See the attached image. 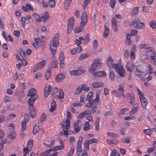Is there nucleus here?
Returning <instances> with one entry per match:
<instances>
[{
	"instance_id": "1",
	"label": "nucleus",
	"mask_w": 156,
	"mask_h": 156,
	"mask_svg": "<svg viewBox=\"0 0 156 156\" xmlns=\"http://www.w3.org/2000/svg\"><path fill=\"white\" fill-rule=\"evenodd\" d=\"M59 35L58 34H56L53 37L52 41L49 43V46L50 49L53 54L55 53L56 51L57 46L58 45Z\"/></svg>"
},
{
	"instance_id": "2",
	"label": "nucleus",
	"mask_w": 156,
	"mask_h": 156,
	"mask_svg": "<svg viewBox=\"0 0 156 156\" xmlns=\"http://www.w3.org/2000/svg\"><path fill=\"white\" fill-rule=\"evenodd\" d=\"M113 67L115 69L117 73L121 77L126 75V72L123 67L119 64H113Z\"/></svg>"
},
{
	"instance_id": "3",
	"label": "nucleus",
	"mask_w": 156,
	"mask_h": 156,
	"mask_svg": "<svg viewBox=\"0 0 156 156\" xmlns=\"http://www.w3.org/2000/svg\"><path fill=\"white\" fill-rule=\"evenodd\" d=\"M137 90L138 95L139 96L141 102V105L144 108H145L148 103L147 101V99L144 97V95L143 92L138 88H137Z\"/></svg>"
},
{
	"instance_id": "4",
	"label": "nucleus",
	"mask_w": 156,
	"mask_h": 156,
	"mask_svg": "<svg viewBox=\"0 0 156 156\" xmlns=\"http://www.w3.org/2000/svg\"><path fill=\"white\" fill-rule=\"evenodd\" d=\"M102 65V63L100 62V59L97 58L94 59L92 63L90 69V72L95 71L98 67H100Z\"/></svg>"
},
{
	"instance_id": "5",
	"label": "nucleus",
	"mask_w": 156,
	"mask_h": 156,
	"mask_svg": "<svg viewBox=\"0 0 156 156\" xmlns=\"http://www.w3.org/2000/svg\"><path fill=\"white\" fill-rule=\"evenodd\" d=\"M25 117L24 118L21 123L22 126L21 131L22 132L23 131L26 129L27 128L26 124L29 121V116L27 114H25Z\"/></svg>"
},
{
	"instance_id": "6",
	"label": "nucleus",
	"mask_w": 156,
	"mask_h": 156,
	"mask_svg": "<svg viewBox=\"0 0 156 156\" xmlns=\"http://www.w3.org/2000/svg\"><path fill=\"white\" fill-rule=\"evenodd\" d=\"M81 21L80 23L81 25L84 26L88 20V17L87 16V13L86 12H83L81 16Z\"/></svg>"
},
{
	"instance_id": "7",
	"label": "nucleus",
	"mask_w": 156,
	"mask_h": 156,
	"mask_svg": "<svg viewBox=\"0 0 156 156\" xmlns=\"http://www.w3.org/2000/svg\"><path fill=\"white\" fill-rule=\"evenodd\" d=\"M126 68L127 69L131 72H133L134 69V65L132 61H128L126 64Z\"/></svg>"
},
{
	"instance_id": "8",
	"label": "nucleus",
	"mask_w": 156,
	"mask_h": 156,
	"mask_svg": "<svg viewBox=\"0 0 156 156\" xmlns=\"http://www.w3.org/2000/svg\"><path fill=\"white\" fill-rule=\"evenodd\" d=\"M126 97L127 99L129 100V103L131 105L135 103V96L133 93L130 94L127 93L126 94Z\"/></svg>"
},
{
	"instance_id": "9",
	"label": "nucleus",
	"mask_w": 156,
	"mask_h": 156,
	"mask_svg": "<svg viewBox=\"0 0 156 156\" xmlns=\"http://www.w3.org/2000/svg\"><path fill=\"white\" fill-rule=\"evenodd\" d=\"M38 98L37 96H35L34 97H30L28 100L29 107H34L33 106L35 101Z\"/></svg>"
},
{
	"instance_id": "10",
	"label": "nucleus",
	"mask_w": 156,
	"mask_h": 156,
	"mask_svg": "<svg viewBox=\"0 0 156 156\" xmlns=\"http://www.w3.org/2000/svg\"><path fill=\"white\" fill-rule=\"evenodd\" d=\"M52 90V88L51 86L49 85L48 84L46 85H45L44 90V97H47Z\"/></svg>"
},
{
	"instance_id": "11",
	"label": "nucleus",
	"mask_w": 156,
	"mask_h": 156,
	"mask_svg": "<svg viewBox=\"0 0 156 156\" xmlns=\"http://www.w3.org/2000/svg\"><path fill=\"white\" fill-rule=\"evenodd\" d=\"M29 113L30 117L34 118L36 115V111L34 107H29Z\"/></svg>"
},
{
	"instance_id": "12",
	"label": "nucleus",
	"mask_w": 156,
	"mask_h": 156,
	"mask_svg": "<svg viewBox=\"0 0 156 156\" xmlns=\"http://www.w3.org/2000/svg\"><path fill=\"white\" fill-rule=\"evenodd\" d=\"M36 94V90L34 88H32L28 91L27 96L28 97H34L35 96H37Z\"/></svg>"
},
{
	"instance_id": "13",
	"label": "nucleus",
	"mask_w": 156,
	"mask_h": 156,
	"mask_svg": "<svg viewBox=\"0 0 156 156\" xmlns=\"http://www.w3.org/2000/svg\"><path fill=\"white\" fill-rule=\"evenodd\" d=\"M93 75L94 76L101 77L105 76L107 74L104 71H100L94 73Z\"/></svg>"
},
{
	"instance_id": "14",
	"label": "nucleus",
	"mask_w": 156,
	"mask_h": 156,
	"mask_svg": "<svg viewBox=\"0 0 156 156\" xmlns=\"http://www.w3.org/2000/svg\"><path fill=\"white\" fill-rule=\"evenodd\" d=\"M83 139V138L81 137H80L79 138L77 143V150H82V144Z\"/></svg>"
},
{
	"instance_id": "15",
	"label": "nucleus",
	"mask_w": 156,
	"mask_h": 156,
	"mask_svg": "<svg viewBox=\"0 0 156 156\" xmlns=\"http://www.w3.org/2000/svg\"><path fill=\"white\" fill-rule=\"evenodd\" d=\"M100 99V94H97L96 95V98L94 99L93 101H94V105L93 107L96 108L97 106L98 105V101H99Z\"/></svg>"
},
{
	"instance_id": "16",
	"label": "nucleus",
	"mask_w": 156,
	"mask_h": 156,
	"mask_svg": "<svg viewBox=\"0 0 156 156\" xmlns=\"http://www.w3.org/2000/svg\"><path fill=\"white\" fill-rule=\"evenodd\" d=\"M105 31L103 33V36L105 37H107L109 34V31L108 29V25L106 23L104 26Z\"/></svg>"
},
{
	"instance_id": "17",
	"label": "nucleus",
	"mask_w": 156,
	"mask_h": 156,
	"mask_svg": "<svg viewBox=\"0 0 156 156\" xmlns=\"http://www.w3.org/2000/svg\"><path fill=\"white\" fill-rule=\"evenodd\" d=\"M91 85L93 88H97L102 87L104 85V83L102 82H98L93 83H91Z\"/></svg>"
},
{
	"instance_id": "18",
	"label": "nucleus",
	"mask_w": 156,
	"mask_h": 156,
	"mask_svg": "<svg viewBox=\"0 0 156 156\" xmlns=\"http://www.w3.org/2000/svg\"><path fill=\"white\" fill-rule=\"evenodd\" d=\"M65 76L63 73L58 74L57 76L55 79L56 81L57 82H61L64 78Z\"/></svg>"
},
{
	"instance_id": "19",
	"label": "nucleus",
	"mask_w": 156,
	"mask_h": 156,
	"mask_svg": "<svg viewBox=\"0 0 156 156\" xmlns=\"http://www.w3.org/2000/svg\"><path fill=\"white\" fill-rule=\"evenodd\" d=\"M72 1V0H65L64 2V8L65 9L67 10L68 9Z\"/></svg>"
},
{
	"instance_id": "20",
	"label": "nucleus",
	"mask_w": 156,
	"mask_h": 156,
	"mask_svg": "<svg viewBox=\"0 0 156 156\" xmlns=\"http://www.w3.org/2000/svg\"><path fill=\"white\" fill-rule=\"evenodd\" d=\"M111 93L115 97L120 98H122L121 93L117 90H113L112 91Z\"/></svg>"
},
{
	"instance_id": "21",
	"label": "nucleus",
	"mask_w": 156,
	"mask_h": 156,
	"mask_svg": "<svg viewBox=\"0 0 156 156\" xmlns=\"http://www.w3.org/2000/svg\"><path fill=\"white\" fill-rule=\"evenodd\" d=\"M51 68L48 67L47 71L46 72L45 77L46 80L48 79L51 76Z\"/></svg>"
},
{
	"instance_id": "22",
	"label": "nucleus",
	"mask_w": 156,
	"mask_h": 156,
	"mask_svg": "<svg viewBox=\"0 0 156 156\" xmlns=\"http://www.w3.org/2000/svg\"><path fill=\"white\" fill-rule=\"evenodd\" d=\"M51 107L49 109V111L51 112H53L56 108V103L54 101H52L51 104Z\"/></svg>"
},
{
	"instance_id": "23",
	"label": "nucleus",
	"mask_w": 156,
	"mask_h": 156,
	"mask_svg": "<svg viewBox=\"0 0 156 156\" xmlns=\"http://www.w3.org/2000/svg\"><path fill=\"white\" fill-rule=\"evenodd\" d=\"M145 24L144 23L140 22L137 23L135 25V27L138 29H142L144 27Z\"/></svg>"
},
{
	"instance_id": "24",
	"label": "nucleus",
	"mask_w": 156,
	"mask_h": 156,
	"mask_svg": "<svg viewBox=\"0 0 156 156\" xmlns=\"http://www.w3.org/2000/svg\"><path fill=\"white\" fill-rule=\"evenodd\" d=\"M46 63L45 60H42L41 62L38 63L36 66V68L37 69H41L44 67Z\"/></svg>"
},
{
	"instance_id": "25",
	"label": "nucleus",
	"mask_w": 156,
	"mask_h": 156,
	"mask_svg": "<svg viewBox=\"0 0 156 156\" xmlns=\"http://www.w3.org/2000/svg\"><path fill=\"white\" fill-rule=\"evenodd\" d=\"M80 102H78L73 104V106L74 107H76L83 105L84 104V99L83 98L80 97Z\"/></svg>"
},
{
	"instance_id": "26",
	"label": "nucleus",
	"mask_w": 156,
	"mask_h": 156,
	"mask_svg": "<svg viewBox=\"0 0 156 156\" xmlns=\"http://www.w3.org/2000/svg\"><path fill=\"white\" fill-rule=\"evenodd\" d=\"M113 63V61L112 58L111 57H109L107 61V65L108 66L109 68H110L112 67V66H113V65L114 64Z\"/></svg>"
},
{
	"instance_id": "27",
	"label": "nucleus",
	"mask_w": 156,
	"mask_h": 156,
	"mask_svg": "<svg viewBox=\"0 0 156 156\" xmlns=\"http://www.w3.org/2000/svg\"><path fill=\"white\" fill-rule=\"evenodd\" d=\"M115 75L113 71L112 70L110 71L109 75V78L111 81H113L115 80Z\"/></svg>"
},
{
	"instance_id": "28",
	"label": "nucleus",
	"mask_w": 156,
	"mask_h": 156,
	"mask_svg": "<svg viewBox=\"0 0 156 156\" xmlns=\"http://www.w3.org/2000/svg\"><path fill=\"white\" fill-rule=\"evenodd\" d=\"M33 16L34 18L36 20V21L38 22H41L42 21V19L41 16L40 17L39 15L35 13H34L33 14Z\"/></svg>"
},
{
	"instance_id": "29",
	"label": "nucleus",
	"mask_w": 156,
	"mask_h": 156,
	"mask_svg": "<svg viewBox=\"0 0 156 156\" xmlns=\"http://www.w3.org/2000/svg\"><path fill=\"white\" fill-rule=\"evenodd\" d=\"M42 21L44 22L49 18V15L48 12H46L44 13V16H41Z\"/></svg>"
},
{
	"instance_id": "30",
	"label": "nucleus",
	"mask_w": 156,
	"mask_h": 156,
	"mask_svg": "<svg viewBox=\"0 0 156 156\" xmlns=\"http://www.w3.org/2000/svg\"><path fill=\"white\" fill-rule=\"evenodd\" d=\"M107 135L108 136L113 137L117 138L119 137V135L118 134L113 132H107Z\"/></svg>"
},
{
	"instance_id": "31",
	"label": "nucleus",
	"mask_w": 156,
	"mask_h": 156,
	"mask_svg": "<svg viewBox=\"0 0 156 156\" xmlns=\"http://www.w3.org/2000/svg\"><path fill=\"white\" fill-rule=\"evenodd\" d=\"M61 126L62 127V130L64 132V135H68V130L69 128L65 127L64 124H63L62 123H61Z\"/></svg>"
},
{
	"instance_id": "32",
	"label": "nucleus",
	"mask_w": 156,
	"mask_h": 156,
	"mask_svg": "<svg viewBox=\"0 0 156 156\" xmlns=\"http://www.w3.org/2000/svg\"><path fill=\"white\" fill-rule=\"evenodd\" d=\"M106 142L108 144H116L118 143V141L115 139H113L112 140L108 139L106 140Z\"/></svg>"
},
{
	"instance_id": "33",
	"label": "nucleus",
	"mask_w": 156,
	"mask_h": 156,
	"mask_svg": "<svg viewBox=\"0 0 156 156\" xmlns=\"http://www.w3.org/2000/svg\"><path fill=\"white\" fill-rule=\"evenodd\" d=\"M84 39L83 37H79L78 39L75 40V44L77 46L80 45L82 43V41Z\"/></svg>"
},
{
	"instance_id": "34",
	"label": "nucleus",
	"mask_w": 156,
	"mask_h": 156,
	"mask_svg": "<svg viewBox=\"0 0 156 156\" xmlns=\"http://www.w3.org/2000/svg\"><path fill=\"white\" fill-rule=\"evenodd\" d=\"M51 150V149H48L42 153H40L39 155L40 156H47L50 153Z\"/></svg>"
},
{
	"instance_id": "35",
	"label": "nucleus",
	"mask_w": 156,
	"mask_h": 156,
	"mask_svg": "<svg viewBox=\"0 0 156 156\" xmlns=\"http://www.w3.org/2000/svg\"><path fill=\"white\" fill-rule=\"evenodd\" d=\"M89 56V55L88 53H84L81 54L80 55L79 58V60H82L83 59L88 57Z\"/></svg>"
},
{
	"instance_id": "36",
	"label": "nucleus",
	"mask_w": 156,
	"mask_h": 156,
	"mask_svg": "<svg viewBox=\"0 0 156 156\" xmlns=\"http://www.w3.org/2000/svg\"><path fill=\"white\" fill-rule=\"evenodd\" d=\"M39 130V127L38 126L37 123H35V126L34 127L33 133L34 134H36L37 133L38 131Z\"/></svg>"
},
{
	"instance_id": "37",
	"label": "nucleus",
	"mask_w": 156,
	"mask_h": 156,
	"mask_svg": "<svg viewBox=\"0 0 156 156\" xmlns=\"http://www.w3.org/2000/svg\"><path fill=\"white\" fill-rule=\"evenodd\" d=\"M48 4L50 7L53 8L55 6V2L54 0H49L48 1Z\"/></svg>"
},
{
	"instance_id": "38",
	"label": "nucleus",
	"mask_w": 156,
	"mask_h": 156,
	"mask_svg": "<svg viewBox=\"0 0 156 156\" xmlns=\"http://www.w3.org/2000/svg\"><path fill=\"white\" fill-rule=\"evenodd\" d=\"M150 26L153 29L156 28V21L155 20H152L150 23Z\"/></svg>"
},
{
	"instance_id": "39",
	"label": "nucleus",
	"mask_w": 156,
	"mask_h": 156,
	"mask_svg": "<svg viewBox=\"0 0 156 156\" xmlns=\"http://www.w3.org/2000/svg\"><path fill=\"white\" fill-rule=\"evenodd\" d=\"M63 124H64L65 127L69 128L70 127V121L69 119H67L66 121L62 122Z\"/></svg>"
},
{
	"instance_id": "40",
	"label": "nucleus",
	"mask_w": 156,
	"mask_h": 156,
	"mask_svg": "<svg viewBox=\"0 0 156 156\" xmlns=\"http://www.w3.org/2000/svg\"><path fill=\"white\" fill-rule=\"evenodd\" d=\"M16 136V135L15 131H13L11 133H10L9 135L8 136V137L9 138L12 139H14Z\"/></svg>"
},
{
	"instance_id": "41",
	"label": "nucleus",
	"mask_w": 156,
	"mask_h": 156,
	"mask_svg": "<svg viewBox=\"0 0 156 156\" xmlns=\"http://www.w3.org/2000/svg\"><path fill=\"white\" fill-rule=\"evenodd\" d=\"M60 143L61 145L54 147L53 148L54 150H59L63 148L64 146L63 145H62L61 141H60Z\"/></svg>"
},
{
	"instance_id": "42",
	"label": "nucleus",
	"mask_w": 156,
	"mask_h": 156,
	"mask_svg": "<svg viewBox=\"0 0 156 156\" xmlns=\"http://www.w3.org/2000/svg\"><path fill=\"white\" fill-rule=\"evenodd\" d=\"M152 131H153V130H152L150 129H144V133L148 135H150L152 133Z\"/></svg>"
},
{
	"instance_id": "43",
	"label": "nucleus",
	"mask_w": 156,
	"mask_h": 156,
	"mask_svg": "<svg viewBox=\"0 0 156 156\" xmlns=\"http://www.w3.org/2000/svg\"><path fill=\"white\" fill-rule=\"evenodd\" d=\"M74 22V19L73 17L70 18L68 20V24L73 25Z\"/></svg>"
},
{
	"instance_id": "44",
	"label": "nucleus",
	"mask_w": 156,
	"mask_h": 156,
	"mask_svg": "<svg viewBox=\"0 0 156 156\" xmlns=\"http://www.w3.org/2000/svg\"><path fill=\"white\" fill-rule=\"evenodd\" d=\"M93 96V92H90L87 94V100L88 101H91Z\"/></svg>"
},
{
	"instance_id": "45",
	"label": "nucleus",
	"mask_w": 156,
	"mask_h": 156,
	"mask_svg": "<svg viewBox=\"0 0 156 156\" xmlns=\"http://www.w3.org/2000/svg\"><path fill=\"white\" fill-rule=\"evenodd\" d=\"M83 129L85 131L89 129V124L88 122H86L85 123Z\"/></svg>"
},
{
	"instance_id": "46",
	"label": "nucleus",
	"mask_w": 156,
	"mask_h": 156,
	"mask_svg": "<svg viewBox=\"0 0 156 156\" xmlns=\"http://www.w3.org/2000/svg\"><path fill=\"white\" fill-rule=\"evenodd\" d=\"M149 45L147 44H141L139 45V48L141 49H146Z\"/></svg>"
},
{
	"instance_id": "47",
	"label": "nucleus",
	"mask_w": 156,
	"mask_h": 156,
	"mask_svg": "<svg viewBox=\"0 0 156 156\" xmlns=\"http://www.w3.org/2000/svg\"><path fill=\"white\" fill-rule=\"evenodd\" d=\"M59 98L61 99L63 98L64 97V94L63 91L61 89H60L59 90Z\"/></svg>"
},
{
	"instance_id": "48",
	"label": "nucleus",
	"mask_w": 156,
	"mask_h": 156,
	"mask_svg": "<svg viewBox=\"0 0 156 156\" xmlns=\"http://www.w3.org/2000/svg\"><path fill=\"white\" fill-rule=\"evenodd\" d=\"M88 101V103L86 104V106L87 108H90L93 106L94 104V101Z\"/></svg>"
},
{
	"instance_id": "49",
	"label": "nucleus",
	"mask_w": 156,
	"mask_h": 156,
	"mask_svg": "<svg viewBox=\"0 0 156 156\" xmlns=\"http://www.w3.org/2000/svg\"><path fill=\"white\" fill-rule=\"evenodd\" d=\"M73 25L70 24H68V29L67 30V32L68 34L70 33L73 28Z\"/></svg>"
},
{
	"instance_id": "50",
	"label": "nucleus",
	"mask_w": 156,
	"mask_h": 156,
	"mask_svg": "<svg viewBox=\"0 0 156 156\" xmlns=\"http://www.w3.org/2000/svg\"><path fill=\"white\" fill-rule=\"evenodd\" d=\"M139 11V7H134L132 11V14L133 15H135Z\"/></svg>"
},
{
	"instance_id": "51",
	"label": "nucleus",
	"mask_w": 156,
	"mask_h": 156,
	"mask_svg": "<svg viewBox=\"0 0 156 156\" xmlns=\"http://www.w3.org/2000/svg\"><path fill=\"white\" fill-rule=\"evenodd\" d=\"M82 88L80 87H78L75 90L74 93L75 94H79L82 91Z\"/></svg>"
},
{
	"instance_id": "52",
	"label": "nucleus",
	"mask_w": 156,
	"mask_h": 156,
	"mask_svg": "<svg viewBox=\"0 0 156 156\" xmlns=\"http://www.w3.org/2000/svg\"><path fill=\"white\" fill-rule=\"evenodd\" d=\"M65 57L64 55L63 52H61L59 54V60L60 61H62L64 60Z\"/></svg>"
},
{
	"instance_id": "53",
	"label": "nucleus",
	"mask_w": 156,
	"mask_h": 156,
	"mask_svg": "<svg viewBox=\"0 0 156 156\" xmlns=\"http://www.w3.org/2000/svg\"><path fill=\"white\" fill-rule=\"evenodd\" d=\"M115 0H110V4L111 7L112 9H113L114 8L115 6Z\"/></svg>"
},
{
	"instance_id": "54",
	"label": "nucleus",
	"mask_w": 156,
	"mask_h": 156,
	"mask_svg": "<svg viewBox=\"0 0 156 156\" xmlns=\"http://www.w3.org/2000/svg\"><path fill=\"white\" fill-rule=\"evenodd\" d=\"M85 72L84 70L79 69L76 70V75H80L83 74Z\"/></svg>"
},
{
	"instance_id": "55",
	"label": "nucleus",
	"mask_w": 156,
	"mask_h": 156,
	"mask_svg": "<svg viewBox=\"0 0 156 156\" xmlns=\"http://www.w3.org/2000/svg\"><path fill=\"white\" fill-rule=\"evenodd\" d=\"M138 110V108L135 107H133L131 110L130 112V114H135Z\"/></svg>"
},
{
	"instance_id": "56",
	"label": "nucleus",
	"mask_w": 156,
	"mask_h": 156,
	"mask_svg": "<svg viewBox=\"0 0 156 156\" xmlns=\"http://www.w3.org/2000/svg\"><path fill=\"white\" fill-rule=\"evenodd\" d=\"M111 156H120L119 152L115 151H112L110 154Z\"/></svg>"
},
{
	"instance_id": "57",
	"label": "nucleus",
	"mask_w": 156,
	"mask_h": 156,
	"mask_svg": "<svg viewBox=\"0 0 156 156\" xmlns=\"http://www.w3.org/2000/svg\"><path fill=\"white\" fill-rule=\"evenodd\" d=\"M124 143L129 144L130 142V140L128 137L126 138H123L121 140Z\"/></svg>"
},
{
	"instance_id": "58",
	"label": "nucleus",
	"mask_w": 156,
	"mask_h": 156,
	"mask_svg": "<svg viewBox=\"0 0 156 156\" xmlns=\"http://www.w3.org/2000/svg\"><path fill=\"white\" fill-rule=\"evenodd\" d=\"M46 118L47 117L45 114L43 113L40 117V121L41 122L44 121L46 119Z\"/></svg>"
},
{
	"instance_id": "59",
	"label": "nucleus",
	"mask_w": 156,
	"mask_h": 156,
	"mask_svg": "<svg viewBox=\"0 0 156 156\" xmlns=\"http://www.w3.org/2000/svg\"><path fill=\"white\" fill-rule=\"evenodd\" d=\"M124 56L125 58L127 59L129 56V51L128 50H126L125 51Z\"/></svg>"
},
{
	"instance_id": "60",
	"label": "nucleus",
	"mask_w": 156,
	"mask_h": 156,
	"mask_svg": "<svg viewBox=\"0 0 156 156\" xmlns=\"http://www.w3.org/2000/svg\"><path fill=\"white\" fill-rule=\"evenodd\" d=\"M87 141L88 142L89 144H91L93 143H97L98 140L97 139L93 138Z\"/></svg>"
},
{
	"instance_id": "61",
	"label": "nucleus",
	"mask_w": 156,
	"mask_h": 156,
	"mask_svg": "<svg viewBox=\"0 0 156 156\" xmlns=\"http://www.w3.org/2000/svg\"><path fill=\"white\" fill-rule=\"evenodd\" d=\"M98 42L96 40H94L93 41V47L94 49H96L98 47Z\"/></svg>"
},
{
	"instance_id": "62",
	"label": "nucleus",
	"mask_w": 156,
	"mask_h": 156,
	"mask_svg": "<svg viewBox=\"0 0 156 156\" xmlns=\"http://www.w3.org/2000/svg\"><path fill=\"white\" fill-rule=\"evenodd\" d=\"M90 144H89L88 142L87 141L84 144V146L85 147V149L86 151H88L89 149V145Z\"/></svg>"
},
{
	"instance_id": "63",
	"label": "nucleus",
	"mask_w": 156,
	"mask_h": 156,
	"mask_svg": "<svg viewBox=\"0 0 156 156\" xmlns=\"http://www.w3.org/2000/svg\"><path fill=\"white\" fill-rule=\"evenodd\" d=\"M81 88L82 90L86 91H88L89 90L88 87L86 84L83 85L81 87Z\"/></svg>"
},
{
	"instance_id": "64",
	"label": "nucleus",
	"mask_w": 156,
	"mask_h": 156,
	"mask_svg": "<svg viewBox=\"0 0 156 156\" xmlns=\"http://www.w3.org/2000/svg\"><path fill=\"white\" fill-rule=\"evenodd\" d=\"M26 6L27 7V8L28 10H30L32 12H33L34 9L32 7V6L31 5L27 3L26 5Z\"/></svg>"
}]
</instances>
